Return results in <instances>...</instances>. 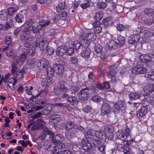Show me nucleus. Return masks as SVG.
I'll use <instances>...</instances> for the list:
<instances>
[{
	"label": "nucleus",
	"mask_w": 154,
	"mask_h": 154,
	"mask_svg": "<svg viewBox=\"0 0 154 154\" xmlns=\"http://www.w3.org/2000/svg\"><path fill=\"white\" fill-rule=\"evenodd\" d=\"M100 22L97 21L95 22L92 24L93 26L94 27V32L97 34H98L100 33L102 31L101 28L99 26Z\"/></svg>",
	"instance_id": "5701e85b"
},
{
	"label": "nucleus",
	"mask_w": 154,
	"mask_h": 154,
	"mask_svg": "<svg viewBox=\"0 0 154 154\" xmlns=\"http://www.w3.org/2000/svg\"><path fill=\"white\" fill-rule=\"evenodd\" d=\"M57 19H54L53 20V22H52V20H49L48 18L44 19L39 21L38 23L39 25L42 27H45L48 26L51 23H53L54 22H56Z\"/></svg>",
	"instance_id": "9b49d317"
},
{
	"label": "nucleus",
	"mask_w": 154,
	"mask_h": 154,
	"mask_svg": "<svg viewBox=\"0 0 154 154\" xmlns=\"http://www.w3.org/2000/svg\"><path fill=\"white\" fill-rule=\"evenodd\" d=\"M140 60L142 62L150 63L152 60V58L148 54H142L139 56Z\"/></svg>",
	"instance_id": "2eb2a0df"
},
{
	"label": "nucleus",
	"mask_w": 154,
	"mask_h": 154,
	"mask_svg": "<svg viewBox=\"0 0 154 154\" xmlns=\"http://www.w3.org/2000/svg\"><path fill=\"white\" fill-rule=\"evenodd\" d=\"M125 39L121 35H120L118 38V42L117 43L120 46H122L125 44Z\"/></svg>",
	"instance_id": "e433bc0d"
},
{
	"label": "nucleus",
	"mask_w": 154,
	"mask_h": 154,
	"mask_svg": "<svg viewBox=\"0 0 154 154\" xmlns=\"http://www.w3.org/2000/svg\"><path fill=\"white\" fill-rule=\"evenodd\" d=\"M55 145L56 146L55 147H57L59 149L63 148H65V145L64 143L60 142L56 143Z\"/></svg>",
	"instance_id": "bf43d9fd"
},
{
	"label": "nucleus",
	"mask_w": 154,
	"mask_h": 154,
	"mask_svg": "<svg viewBox=\"0 0 154 154\" xmlns=\"http://www.w3.org/2000/svg\"><path fill=\"white\" fill-rule=\"evenodd\" d=\"M32 20L29 19L26 23L27 26H26L22 31L23 35L21 37L20 40L24 42V46L26 48L29 47L34 39V37L30 35V33L29 31H32V32L34 34H40V31H42L43 30V29L38 25L33 26L32 25Z\"/></svg>",
	"instance_id": "f257e3e1"
},
{
	"label": "nucleus",
	"mask_w": 154,
	"mask_h": 154,
	"mask_svg": "<svg viewBox=\"0 0 154 154\" xmlns=\"http://www.w3.org/2000/svg\"><path fill=\"white\" fill-rule=\"evenodd\" d=\"M45 130H44L42 132L41 136V139L42 140H45L47 141L51 139V136L54 135V133L48 130V128Z\"/></svg>",
	"instance_id": "423d86ee"
},
{
	"label": "nucleus",
	"mask_w": 154,
	"mask_h": 154,
	"mask_svg": "<svg viewBox=\"0 0 154 154\" xmlns=\"http://www.w3.org/2000/svg\"><path fill=\"white\" fill-rule=\"evenodd\" d=\"M7 14L5 10H2L0 11V21L5 20Z\"/></svg>",
	"instance_id": "c9c22d12"
},
{
	"label": "nucleus",
	"mask_w": 154,
	"mask_h": 154,
	"mask_svg": "<svg viewBox=\"0 0 154 154\" xmlns=\"http://www.w3.org/2000/svg\"><path fill=\"white\" fill-rule=\"evenodd\" d=\"M89 90L88 88H86L83 89L80 92V94L79 95V97L82 101H85L87 100L89 96L88 91Z\"/></svg>",
	"instance_id": "0eeeda50"
},
{
	"label": "nucleus",
	"mask_w": 154,
	"mask_h": 154,
	"mask_svg": "<svg viewBox=\"0 0 154 154\" xmlns=\"http://www.w3.org/2000/svg\"><path fill=\"white\" fill-rule=\"evenodd\" d=\"M54 93L55 94H59L61 92L60 88L57 86H54Z\"/></svg>",
	"instance_id": "774afa93"
},
{
	"label": "nucleus",
	"mask_w": 154,
	"mask_h": 154,
	"mask_svg": "<svg viewBox=\"0 0 154 154\" xmlns=\"http://www.w3.org/2000/svg\"><path fill=\"white\" fill-rule=\"evenodd\" d=\"M12 40L11 37L10 36H7L5 37V42L8 45H10L11 43Z\"/></svg>",
	"instance_id": "603ef678"
},
{
	"label": "nucleus",
	"mask_w": 154,
	"mask_h": 154,
	"mask_svg": "<svg viewBox=\"0 0 154 154\" xmlns=\"http://www.w3.org/2000/svg\"><path fill=\"white\" fill-rule=\"evenodd\" d=\"M35 62V60L34 58L29 59L27 61V64L29 66H32Z\"/></svg>",
	"instance_id": "4d7b16f0"
},
{
	"label": "nucleus",
	"mask_w": 154,
	"mask_h": 154,
	"mask_svg": "<svg viewBox=\"0 0 154 154\" xmlns=\"http://www.w3.org/2000/svg\"><path fill=\"white\" fill-rule=\"evenodd\" d=\"M49 64V63L47 60L45 59H42L38 61L37 65L40 69H44L46 68Z\"/></svg>",
	"instance_id": "1a4fd4ad"
},
{
	"label": "nucleus",
	"mask_w": 154,
	"mask_h": 154,
	"mask_svg": "<svg viewBox=\"0 0 154 154\" xmlns=\"http://www.w3.org/2000/svg\"><path fill=\"white\" fill-rule=\"evenodd\" d=\"M60 88L61 91L67 92L69 90L65 86L63 83L60 84Z\"/></svg>",
	"instance_id": "6e6d98bb"
},
{
	"label": "nucleus",
	"mask_w": 154,
	"mask_h": 154,
	"mask_svg": "<svg viewBox=\"0 0 154 154\" xmlns=\"http://www.w3.org/2000/svg\"><path fill=\"white\" fill-rule=\"evenodd\" d=\"M66 49L64 45H60L57 47L56 50V53L57 56H62L66 53Z\"/></svg>",
	"instance_id": "ddd939ff"
},
{
	"label": "nucleus",
	"mask_w": 154,
	"mask_h": 154,
	"mask_svg": "<svg viewBox=\"0 0 154 154\" xmlns=\"http://www.w3.org/2000/svg\"><path fill=\"white\" fill-rule=\"evenodd\" d=\"M148 77L150 79L154 81V72H149L147 73Z\"/></svg>",
	"instance_id": "0e129e2a"
},
{
	"label": "nucleus",
	"mask_w": 154,
	"mask_h": 154,
	"mask_svg": "<svg viewBox=\"0 0 154 154\" xmlns=\"http://www.w3.org/2000/svg\"><path fill=\"white\" fill-rule=\"evenodd\" d=\"M92 88L91 90L92 91V92L93 93H95L98 92L99 90H103V87L100 84L98 83L97 82H93L92 83Z\"/></svg>",
	"instance_id": "dca6fc26"
},
{
	"label": "nucleus",
	"mask_w": 154,
	"mask_h": 154,
	"mask_svg": "<svg viewBox=\"0 0 154 154\" xmlns=\"http://www.w3.org/2000/svg\"><path fill=\"white\" fill-rule=\"evenodd\" d=\"M129 96L130 99L131 100H137L140 97V94L134 92L131 93L130 94Z\"/></svg>",
	"instance_id": "cd10ccee"
},
{
	"label": "nucleus",
	"mask_w": 154,
	"mask_h": 154,
	"mask_svg": "<svg viewBox=\"0 0 154 154\" xmlns=\"http://www.w3.org/2000/svg\"><path fill=\"white\" fill-rule=\"evenodd\" d=\"M91 100L95 102H99L101 101V98L97 95L93 96L92 97Z\"/></svg>",
	"instance_id": "864d4df0"
},
{
	"label": "nucleus",
	"mask_w": 154,
	"mask_h": 154,
	"mask_svg": "<svg viewBox=\"0 0 154 154\" xmlns=\"http://www.w3.org/2000/svg\"><path fill=\"white\" fill-rule=\"evenodd\" d=\"M147 110V107L146 106L141 107L137 113V116L138 118L142 117L146 114Z\"/></svg>",
	"instance_id": "4be33fe9"
},
{
	"label": "nucleus",
	"mask_w": 154,
	"mask_h": 154,
	"mask_svg": "<svg viewBox=\"0 0 154 154\" xmlns=\"http://www.w3.org/2000/svg\"><path fill=\"white\" fill-rule=\"evenodd\" d=\"M56 72L58 74H62L64 72V67L63 66L58 64H56L54 66Z\"/></svg>",
	"instance_id": "aec40b11"
},
{
	"label": "nucleus",
	"mask_w": 154,
	"mask_h": 154,
	"mask_svg": "<svg viewBox=\"0 0 154 154\" xmlns=\"http://www.w3.org/2000/svg\"><path fill=\"white\" fill-rule=\"evenodd\" d=\"M101 114L105 115L109 113L111 111V108L110 104L107 103H103L100 108Z\"/></svg>",
	"instance_id": "20e7f679"
},
{
	"label": "nucleus",
	"mask_w": 154,
	"mask_h": 154,
	"mask_svg": "<svg viewBox=\"0 0 154 154\" xmlns=\"http://www.w3.org/2000/svg\"><path fill=\"white\" fill-rule=\"evenodd\" d=\"M45 122L42 119H39L32 128V131L39 129L42 128V129H47V127L45 126Z\"/></svg>",
	"instance_id": "39448f33"
},
{
	"label": "nucleus",
	"mask_w": 154,
	"mask_h": 154,
	"mask_svg": "<svg viewBox=\"0 0 154 154\" xmlns=\"http://www.w3.org/2000/svg\"><path fill=\"white\" fill-rule=\"evenodd\" d=\"M27 56V53L26 51L24 52L21 55L19 59L20 60L21 62H23L26 59Z\"/></svg>",
	"instance_id": "c03bdc74"
},
{
	"label": "nucleus",
	"mask_w": 154,
	"mask_h": 154,
	"mask_svg": "<svg viewBox=\"0 0 154 154\" xmlns=\"http://www.w3.org/2000/svg\"><path fill=\"white\" fill-rule=\"evenodd\" d=\"M123 152L124 154H130L131 153V150L129 147L127 146L124 147L123 149Z\"/></svg>",
	"instance_id": "052dcab7"
},
{
	"label": "nucleus",
	"mask_w": 154,
	"mask_h": 154,
	"mask_svg": "<svg viewBox=\"0 0 154 154\" xmlns=\"http://www.w3.org/2000/svg\"><path fill=\"white\" fill-rule=\"evenodd\" d=\"M20 62H21L20 60L19 57L17 56H15L13 58L12 64L17 66L20 64Z\"/></svg>",
	"instance_id": "4c0bfd02"
},
{
	"label": "nucleus",
	"mask_w": 154,
	"mask_h": 154,
	"mask_svg": "<svg viewBox=\"0 0 154 154\" xmlns=\"http://www.w3.org/2000/svg\"><path fill=\"white\" fill-rule=\"evenodd\" d=\"M25 72V71L23 69L17 71L16 66L11 64V73L15 75V77H16L18 79H21L23 77Z\"/></svg>",
	"instance_id": "f03ea898"
},
{
	"label": "nucleus",
	"mask_w": 154,
	"mask_h": 154,
	"mask_svg": "<svg viewBox=\"0 0 154 154\" xmlns=\"http://www.w3.org/2000/svg\"><path fill=\"white\" fill-rule=\"evenodd\" d=\"M54 134L53 136H51L52 137V141L53 142L56 143L60 142L62 136V135L60 134H58L54 137Z\"/></svg>",
	"instance_id": "2f4dec72"
},
{
	"label": "nucleus",
	"mask_w": 154,
	"mask_h": 154,
	"mask_svg": "<svg viewBox=\"0 0 154 154\" xmlns=\"http://www.w3.org/2000/svg\"><path fill=\"white\" fill-rule=\"evenodd\" d=\"M154 22V17H151L149 18L145 19L143 20L144 24L149 25L152 24Z\"/></svg>",
	"instance_id": "f704fd0d"
},
{
	"label": "nucleus",
	"mask_w": 154,
	"mask_h": 154,
	"mask_svg": "<svg viewBox=\"0 0 154 154\" xmlns=\"http://www.w3.org/2000/svg\"><path fill=\"white\" fill-rule=\"evenodd\" d=\"M140 36L139 34H135L131 36L128 40L130 44H134L137 42L139 40Z\"/></svg>",
	"instance_id": "412c9836"
},
{
	"label": "nucleus",
	"mask_w": 154,
	"mask_h": 154,
	"mask_svg": "<svg viewBox=\"0 0 154 154\" xmlns=\"http://www.w3.org/2000/svg\"><path fill=\"white\" fill-rule=\"evenodd\" d=\"M66 7V4L65 2H60L57 6V11L58 12H60L61 10L64 9Z\"/></svg>",
	"instance_id": "c85d7f7f"
},
{
	"label": "nucleus",
	"mask_w": 154,
	"mask_h": 154,
	"mask_svg": "<svg viewBox=\"0 0 154 154\" xmlns=\"http://www.w3.org/2000/svg\"><path fill=\"white\" fill-rule=\"evenodd\" d=\"M14 50L11 48L9 49L6 52L7 55L10 58H11L13 56Z\"/></svg>",
	"instance_id": "8fccbe9b"
},
{
	"label": "nucleus",
	"mask_w": 154,
	"mask_h": 154,
	"mask_svg": "<svg viewBox=\"0 0 154 154\" xmlns=\"http://www.w3.org/2000/svg\"><path fill=\"white\" fill-rule=\"evenodd\" d=\"M95 134L96 137L100 139H103L106 138V134L103 131H96L95 133Z\"/></svg>",
	"instance_id": "c756f323"
},
{
	"label": "nucleus",
	"mask_w": 154,
	"mask_h": 154,
	"mask_svg": "<svg viewBox=\"0 0 154 154\" xmlns=\"http://www.w3.org/2000/svg\"><path fill=\"white\" fill-rule=\"evenodd\" d=\"M70 63L73 64H76L78 61L77 58L75 57H71L70 59Z\"/></svg>",
	"instance_id": "e2e57ef3"
},
{
	"label": "nucleus",
	"mask_w": 154,
	"mask_h": 154,
	"mask_svg": "<svg viewBox=\"0 0 154 154\" xmlns=\"http://www.w3.org/2000/svg\"><path fill=\"white\" fill-rule=\"evenodd\" d=\"M51 142L48 143L45 146V149L48 151H52L54 148V146L53 145Z\"/></svg>",
	"instance_id": "37998d69"
},
{
	"label": "nucleus",
	"mask_w": 154,
	"mask_h": 154,
	"mask_svg": "<svg viewBox=\"0 0 154 154\" xmlns=\"http://www.w3.org/2000/svg\"><path fill=\"white\" fill-rule=\"evenodd\" d=\"M85 46L82 48L81 54L82 57L88 59L90 57L91 51L89 48H85Z\"/></svg>",
	"instance_id": "f3484780"
},
{
	"label": "nucleus",
	"mask_w": 154,
	"mask_h": 154,
	"mask_svg": "<svg viewBox=\"0 0 154 154\" xmlns=\"http://www.w3.org/2000/svg\"><path fill=\"white\" fill-rule=\"evenodd\" d=\"M103 12L101 11H98L97 13L95 15V18L97 21L100 20L103 17Z\"/></svg>",
	"instance_id": "ea45409f"
},
{
	"label": "nucleus",
	"mask_w": 154,
	"mask_h": 154,
	"mask_svg": "<svg viewBox=\"0 0 154 154\" xmlns=\"http://www.w3.org/2000/svg\"><path fill=\"white\" fill-rule=\"evenodd\" d=\"M79 89V88L78 87L75 86H72L70 88V91H71L72 93H75L77 92Z\"/></svg>",
	"instance_id": "13d9d810"
},
{
	"label": "nucleus",
	"mask_w": 154,
	"mask_h": 154,
	"mask_svg": "<svg viewBox=\"0 0 154 154\" xmlns=\"http://www.w3.org/2000/svg\"><path fill=\"white\" fill-rule=\"evenodd\" d=\"M154 91V84H148L144 87V91L146 93H150Z\"/></svg>",
	"instance_id": "b1692460"
},
{
	"label": "nucleus",
	"mask_w": 154,
	"mask_h": 154,
	"mask_svg": "<svg viewBox=\"0 0 154 154\" xmlns=\"http://www.w3.org/2000/svg\"><path fill=\"white\" fill-rule=\"evenodd\" d=\"M65 128L68 130L72 129V128L75 129L76 128V125L72 122L69 121L66 123Z\"/></svg>",
	"instance_id": "7c9ffc66"
},
{
	"label": "nucleus",
	"mask_w": 154,
	"mask_h": 154,
	"mask_svg": "<svg viewBox=\"0 0 154 154\" xmlns=\"http://www.w3.org/2000/svg\"><path fill=\"white\" fill-rule=\"evenodd\" d=\"M36 52V50L35 48L33 47H32L28 49L26 51L27 54L33 56L34 55Z\"/></svg>",
	"instance_id": "a19ab883"
},
{
	"label": "nucleus",
	"mask_w": 154,
	"mask_h": 154,
	"mask_svg": "<svg viewBox=\"0 0 154 154\" xmlns=\"http://www.w3.org/2000/svg\"><path fill=\"white\" fill-rule=\"evenodd\" d=\"M116 136L119 139H121L122 141H127V138L125 134L122 131H119L116 133Z\"/></svg>",
	"instance_id": "393cba45"
},
{
	"label": "nucleus",
	"mask_w": 154,
	"mask_h": 154,
	"mask_svg": "<svg viewBox=\"0 0 154 154\" xmlns=\"http://www.w3.org/2000/svg\"><path fill=\"white\" fill-rule=\"evenodd\" d=\"M95 131L92 129H90L88 131L84 132V135L85 137V138H91V136H93L94 134Z\"/></svg>",
	"instance_id": "72a5a7b5"
},
{
	"label": "nucleus",
	"mask_w": 154,
	"mask_h": 154,
	"mask_svg": "<svg viewBox=\"0 0 154 154\" xmlns=\"http://www.w3.org/2000/svg\"><path fill=\"white\" fill-rule=\"evenodd\" d=\"M68 101L70 103L69 105L71 108H74L76 107L78 103V101L76 97H69V98H68Z\"/></svg>",
	"instance_id": "6ab92c4d"
},
{
	"label": "nucleus",
	"mask_w": 154,
	"mask_h": 154,
	"mask_svg": "<svg viewBox=\"0 0 154 154\" xmlns=\"http://www.w3.org/2000/svg\"><path fill=\"white\" fill-rule=\"evenodd\" d=\"M52 83V80L48 78H45L42 82V85L44 87H46L50 85Z\"/></svg>",
	"instance_id": "bb28decb"
},
{
	"label": "nucleus",
	"mask_w": 154,
	"mask_h": 154,
	"mask_svg": "<svg viewBox=\"0 0 154 154\" xmlns=\"http://www.w3.org/2000/svg\"><path fill=\"white\" fill-rule=\"evenodd\" d=\"M124 141H121V142H118L116 143L117 148L119 150L122 151L124 148Z\"/></svg>",
	"instance_id": "79ce46f5"
},
{
	"label": "nucleus",
	"mask_w": 154,
	"mask_h": 154,
	"mask_svg": "<svg viewBox=\"0 0 154 154\" xmlns=\"http://www.w3.org/2000/svg\"><path fill=\"white\" fill-rule=\"evenodd\" d=\"M125 103L123 101L116 102L114 105L115 108L117 110L123 111L125 109Z\"/></svg>",
	"instance_id": "a211bd4d"
},
{
	"label": "nucleus",
	"mask_w": 154,
	"mask_h": 154,
	"mask_svg": "<svg viewBox=\"0 0 154 154\" xmlns=\"http://www.w3.org/2000/svg\"><path fill=\"white\" fill-rule=\"evenodd\" d=\"M17 9H15L13 7H11L8 9V12L9 14L11 15H13V14L16 12Z\"/></svg>",
	"instance_id": "3c124183"
},
{
	"label": "nucleus",
	"mask_w": 154,
	"mask_h": 154,
	"mask_svg": "<svg viewBox=\"0 0 154 154\" xmlns=\"http://www.w3.org/2000/svg\"><path fill=\"white\" fill-rule=\"evenodd\" d=\"M116 42L114 40H111L109 41L108 43V45L109 48H112L116 45Z\"/></svg>",
	"instance_id": "680f3d73"
},
{
	"label": "nucleus",
	"mask_w": 154,
	"mask_h": 154,
	"mask_svg": "<svg viewBox=\"0 0 154 154\" xmlns=\"http://www.w3.org/2000/svg\"><path fill=\"white\" fill-rule=\"evenodd\" d=\"M88 142V139L86 138L82 139L81 142L83 143L82 148L85 151H88L92 148L91 144Z\"/></svg>",
	"instance_id": "6e6552de"
},
{
	"label": "nucleus",
	"mask_w": 154,
	"mask_h": 154,
	"mask_svg": "<svg viewBox=\"0 0 154 154\" xmlns=\"http://www.w3.org/2000/svg\"><path fill=\"white\" fill-rule=\"evenodd\" d=\"M97 7L99 8H104L106 7V4L104 2H98L97 4Z\"/></svg>",
	"instance_id": "5fc2aeb1"
},
{
	"label": "nucleus",
	"mask_w": 154,
	"mask_h": 154,
	"mask_svg": "<svg viewBox=\"0 0 154 154\" xmlns=\"http://www.w3.org/2000/svg\"><path fill=\"white\" fill-rule=\"evenodd\" d=\"M51 122L53 124H57L59 122L61 118L60 116L58 115H53L51 117Z\"/></svg>",
	"instance_id": "a878e982"
},
{
	"label": "nucleus",
	"mask_w": 154,
	"mask_h": 154,
	"mask_svg": "<svg viewBox=\"0 0 154 154\" xmlns=\"http://www.w3.org/2000/svg\"><path fill=\"white\" fill-rule=\"evenodd\" d=\"M147 70L146 68L138 64L133 66L131 69L132 72L134 74L144 73L146 72Z\"/></svg>",
	"instance_id": "7ed1b4c3"
},
{
	"label": "nucleus",
	"mask_w": 154,
	"mask_h": 154,
	"mask_svg": "<svg viewBox=\"0 0 154 154\" xmlns=\"http://www.w3.org/2000/svg\"><path fill=\"white\" fill-rule=\"evenodd\" d=\"M35 42V45L38 46L39 45V48L41 51H44L45 50L48 45V42L45 38H43L40 41L39 45L38 43Z\"/></svg>",
	"instance_id": "9d476101"
},
{
	"label": "nucleus",
	"mask_w": 154,
	"mask_h": 154,
	"mask_svg": "<svg viewBox=\"0 0 154 154\" xmlns=\"http://www.w3.org/2000/svg\"><path fill=\"white\" fill-rule=\"evenodd\" d=\"M105 129L110 133H112L114 131L113 126L110 125H108L106 126Z\"/></svg>",
	"instance_id": "49530a36"
},
{
	"label": "nucleus",
	"mask_w": 154,
	"mask_h": 154,
	"mask_svg": "<svg viewBox=\"0 0 154 154\" xmlns=\"http://www.w3.org/2000/svg\"><path fill=\"white\" fill-rule=\"evenodd\" d=\"M83 110L85 112L88 113L91 112V108L89 106H86L83 108Z\"/></svg>",
	"instance_id": "69168bd1"
},
{
	"label": "nucleus",
	"mask_w": 154,
	"mask_h": 154,
	"mask_svg": "<svg viewBox=\"0 0 154 154\" xmlns=\"http://www.w3.org/2000/svg\"><path fill=\"white\" fill-rule=\"evenodd\" d=\"M17 80L15 78H11L8 80V86L9 88H11V86L10 85H12L13 86L16 85V84L17 82Z\"/></svg>",
	"instance_id": "58836bf2"
},
{
	"label": "nucleus",
	"mask_w": 154,
	"mask_h": 154,
	"mask_svg": "<svg viewBox=\"0 0 154 154\" xmlns=\"http://www.w3.org/2000/svg\"><path fill=\"white\" fill-rule=\"evenodd\" d=\"M102 49V47L100 45H98L95 46L94 51L97 53L99 54L101 52Z\"/></svg>",
	"instance_id": "09e8293b"
},
{
	"label": "nucleus",
	"mask_w": 154,
	"mask_h": 154,
	"mask_svg": "<svg viewBox=\"0 0 154 154\" xmlns=\"http://www.w3.org/2000/svg\"><path fill=\"white\" fill-rule=\"evenodd\" d=\"M23 19V15L20 14H17L15 17V20L18 22L21 23Z\"/></svg>",
	"instance_id": "de8ad7c7"
},
{
	"label": "nucleus",
	"mask_w": 154,
	"mask_h": 154,
	"mask_svg": "<svg viewBox=\"0 0 154 154\" xmlns=\"http://www.w3.org/2000/svg\"><path fill=\"white\" fill-rule=\"evenodd\" d=\"M47 73L49 77L51 78L54 76V70L51 67H49L47 69Z\"/></svg>",
	"instance_id": "473e14b6"
},
{
	"label": "nucleus",
	"mask_w": 154,
	"mask_h": 154,
	"mask_svg": "<svg viewBox=\"0 0 154 154\" xmlns=\"http://www.w3.org/2000/svg\"><path fill=\"white\" fill-rule=\"evenodd\" d=\"M54 52V49L52 48H49L47 49L46 51L48 55H51L53 54Z\"/></svg>",
	"instance_id": "338daca9"
},
{
	"label": "nucleus",
	"mask_w": 154,
	"mask_h": 154,
	"mask_svg": "<svg viewBox=\"0 0 154 154\" xmlns=\"http://www.w3.org/2000/svg\"><path fill=\"white\" fill-rule=\"evenodd\" d=\"M83 38V37L82 36L80 37V39L81 40V42L82 45H81V44L78 41H75L72 44V46L73 48L76 50H78L81 47V48L82 47H84L85 45V43L84 42H85V39H81Z\"/></svg>",
	"instance_id": "4468645a"
},
{
	"label": "nucleus",
	"mask_w": 154,
	"mask_h": 154,
	"mask_svg": "<svg viewBox=\"0 0 154 154\" xmlns=\"http://www.w3.org/2000/svg\"><path fill=\"white\" fill-rule=\"evenodd\" d=\"M128 27L127 26H124L122 24H119L117 26V29L119 31H122L126 30Z\"/></svg>",
	"instance_id": "a18cd8bd"
},
{
	"label": "nucleus",
	"mask_w": 154,
	"mask_h": 154,
	"mask_svg": "<svg viewBox=\"0 0 154 154\" xmlns=\"http://www.w3.org/2000/svg\"><path fill=\"white\" fill-rule=\"evenodd\" d=\"M83 38V39H85V38L86 39L85 40V42H84L85 43V46H87L89 44L88 40H94L96 38V36L94 33H88L86 34Z\"/></svg>",
	"instance_id": "f8f14e48"
}]
</instances>
